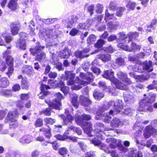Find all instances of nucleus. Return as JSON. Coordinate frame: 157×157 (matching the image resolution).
I'll return each mask as SVG.
<instances>
[{
  "instance_id": "obj_9",
  "label": "nucleus",
  "mask_w": 157,
  "mask_h": 157,
  "mask_svg": "<svg viewBox=\"0 0 157 157\" xmlns=\"http://www.w3.org/2000/svg\"><path fill=\"white\" fill-rule=\"evenodd\" d=\"M106 141L109 143V147L112 148H115L117 146L121 145V141L120 140H117L113 137H109L106 139Z\"/></svg>"
},
{
  "instance_id": "obj_53",
  "label": "nucleus",
  "mask_w": 157,
  "mask_h": 157,
  "mask_svg": "<svg viewBox=\"0 0 157 157\" xmlns=\"http://www.w3.org/2000/svg\"><path fill=\"white\" fill-rule=\"evenodd\" d=\"M0 94L5 96H8L11 94V91L8 90L2 89L0 90Z\"/></svg>"
},
{
  "instance_id": "obj_55",
  "label": "nucleus",
  "mask_w": 157,
  "mask_h": 157,
  "mask_svg": "<svg viewBox=\"0 0 157 157\" xmlns=\"http://www.w3.org/2000/svg\"><path fill=\"white\" fill-rule=\"evenodd\" d=\"M133 97L130 94L125 95L124 96V100L126 102H131L133 99Z\"/></svg>"
},
{
  "instance_id": "obj_19",
  "label": "nucleus",
  "mask_w": 157,
  "mask_h": 157,
  "mask_svg": "<svg viewBox=\"0 0 157 157\" xmlns=\"http://www.w3.org/2000/svg\"><path fill=\"white\" fill-rule=\"evenodd\" d=\"M111 125L112 127H117L122 125V123L119 118L115 117L111 121Z\"/></svg>"
},
{
  "instance_id": "obj_54",
  "label": "nucleus",
  "mask_w": 157,
  "mask_h": 157,
  "mask_svg": "<svg viewBox=\"0 0 157 157\" xmlns=\"http://www.w3.org/2000/svg\"><path fill=\"white\" fill-rule=\"evenodd\" d=\"M117 3L116 2H111L109 5V8L111 10H114L117 7Z\"/></svg>"
},
{
  "instance_id": "obj_61",
  "label": "nucleus",
  "mask_w": 157,
  "mask_h": 157,
  "mask_svg": "<svg viewBox=\"0 0 157 157\" xmlns=\"http://www.w3.org/2000/svg\"><path fill=\"white\" fill-rule=\"evenodd\" d=\"M67 150L66 148L63 147L59 149V152L61 155L67 154Z\"/></svg>"
},
{
  "instance_id": "obj_29",
  "label": "nucleus",
  "mask_w": 157,
  "mask_h": 157,
  "mask_svg": "<svg viewBox=\"0 0 157 157\" xmlns=\"http://www.w3.org/2000/svg\"><path fill=\"white\" fill-rule=\"evenodd\" d=\"M17 115L16 114L14 115L12 112H9L7 115V117L8 119L11 122L10 124V125H13V122L16 121V120L14 119L16 117Z\"/></svg>"
},
{
  "instance_id": "obj_50",
  "label": "nucleus",
  "mask_w": 157,
  "mask_h": 157,
  "mask_svg": "<svg viewBox=\"0 0 157 157\" xmlns=\"http://www.w3.org/2000/svg\"><path fill=\"white\" fill-rule=\"evenodd\" d=\"M41 114H43L47 116H49L51 115V109L49 108H47L40 112Z\"/></svg>"
},
{
  "instance_id": "obj_5",
  "label": "nucleus",
  "mask_w": 157,
  "mask_h": 157,
  "mask_svg": "<svg viewBox=\"0 0 157 157\" xmlns=\"http://www.w3.org/2000/svg\"><path fill=\"white\" fill-rule=\"evenodd\" d=\"M54 96L56 98L53 101V102H49L48 103V105L49 107L53 109L59 110L61 106V99H63V97L59 92L55 94Z\"/></svg>"
},
{
  "instance_id": "obj_58",
  "label": "nucleus",
  "mask_w": 157,
  "mask_h": 157,
  "mask_svg": "<svg viewBox=\"0 0 157 157\" xmlns=\"http://www.w3.org/2000/svg\"><path fill=\"white\" fill-rule=\"evenodd\" d=\"M40 131H43L45 132V135L46 137H47L48 138H50L51 136V134L50 132V131L48 130H47L45 129L44 128H41L40 129Z\"/></svg>"
},
{
  "instance_id": "obj_51",
  "label": "nucleus",
  "mask_w": 157,
  "mask_h": 157,
  "mask_svg": "<svg viewBox=\"0 0 157 157\" xmlns=\"http://www.w3.org/2000/svg\"><path fill=\"white\" fill-rule=\"evenodd\" d=\"M136 3L135 2H129L126 5V7L130 10H133L136 6Z\"/></svg>"
},
{
  "instance_id": "obj_31",
  "label": "nucleus",
  "mask_w": 157,
  "mask_h": 157,
  "mask_svg": "<svg viewBox=\"0 0 157 157\" xmlns=\"http://www.w3.org/2000/svg\"><path fill=\"white\" fill-rule=\"evenodd\" d=\"M134 78L138 79L140 82H143L144 81L147 80L149 78L148 75L134 76Z\"/></svg>"
},
{
  "instance_id": "obj_12",
  "label": "nucleus",
  "mask_w": 157,
  "mask_h": 157,
  "mask_svg": "<svg viewBox=\"0 0 157 157\" xmlns=\"http://www.w3.org/2000/svg\"><path fill=\"white\" fill-rule=\"evenodd\" d=\"M153 133L157 134L156 131L151 126H147L146 127L144 134L145 138H148Z\"/></svg>"
},
{
  "instance_id": "obj_64",
  "label": "nucleus",
  "mask_w": 157,
  "mask_h": 157,
  "mask_svg": "<svg viewBox=\"0 0 157 157\" xmlns=\"http://www.w3.org/2000/svg\"><path fill=\"white\" fill-rule=\"evenodd\" d=\"M78 30L76 29H73L70 32L69 34L72 36L76 35L78 32Z\"/></svg>"
},
{
  "instance_id": "obj_40",
  "label": "nucleus",
  "mask_w": 157,
  "mask_h": 157,
  "mask_svg": "<svg viewBox=\"0 0 157 157\" xmlns=\"http://www.w3.org/2000/svg\"><path fill=\"white\" fill-rule=\"evenodd\" d=\"M48 88H56L58 85V82L56 81L50 80L48 82Z\"/></svg>"
},
{
  "instance_id": "obj_47",
  "label": "nucleus",
  "mask_w": 157,
  "mask_h": 157,
  "mask_svg": "<svg viewBox=\"0 0 157 157\" xmlns=\"http://www.w3.org/2000/svg\"><path fill=\"white\" fill-rule=\"evenodd\" d=\"M137 151L136 149L131 148L129 153L130 157H136L137 156Z\"/></svg>"
},
{
  "instance_id": "obj_52",
  "label": "nucleus",
  "mask_w": 157,
  "mask_h": 157,
  "mask_svg": "<svg viewBox=\"0 0 157 157\" xmlns=\"http://www.w3.org/2000/svg\"><path fill=\"white\" fill-rule=\"evenodd\" d=\"M78 115V114H77ZM78 116L79 117V119L81 118L82 121L84 122V120H90L91 119V117L90 115L88 114H84L81 116V117L79 116L78 115Z\"/></svg>"
},
{
  "instance_id": "obj_49",
  "label": "nucleus",
  "mask_w": 157,
  "mask_h": 157,
  "mask_svg": "<svg viewBox=\"0 0 157 157\" xmlns=\"http://www.w3.org/2000/svg\"><path fill=\"white\" fill-rule=\"evenodd\" d=\"M103 9V6L102 5L98 4L96 7V12L98 13H101L102 12Z\"/></svg>"
},
{
  "instance_id": "obj_6",
  "label": "nucleus",
  "mask_w": 157,
  "mask_h": 157,
  "mask_svg": "<svg viewBox=\"0 0 157 157\" xmlns=\"http://www.w3.org/2000/svg\"><path fill=\"white\" fill-rule=\"evenodd\" d=\"M20 38L17 43V47L19 48L22 50H25L26 48L25 40L26 39L27 35L24 32H21L20 33Z\"/></svg>"
},
{
  "instance_id": "obj_63",
  "label": "nucleus",
  "mask_w": 157,
  "mask_h": 157,
  "mask_svg": "<svg viewBox=\"0 0 157 157\" xmlns=\"http://www.w3.org/2000/svg\"><path fill=\"white\" fill-rule=\"evenodd\" d=\"M20 97L22 100H27L29 98L28 94H21Z\"/></svg>"
},
{
  "instance_id": "obj_11",
  "label": "nucleus",
  "mask_w": 157,
  "mask_h": 157,
  "mask_svg": "<svg viewBox=\"0 0 157 157\" xmlns=\"http://www.w3.org/2000/svg\"><path fill=\"white\" fill-rule=\"evenodd\" d=\"M88 74L89 75V76H87L86 74L84 73H83L81 72L80 73L79 76L80 78L83 80H86V81H84V82H87L85 84L80 85V84H79V85H80L82 87V86H84V85H86L90 82H92L93 80L94 77L93 76L92 73L88 72Z\"/></svg>"
},
{
  "instance_id": "obj_41",
  "label": "nucleus",
  "mask_w": 157,
  "mask_h": 157,
  "mask_svg": "<svg viewBox=\"0 0 157 157\" xmlns=\"http://www.w3.org/2000/svg\"><path fill=\"white\" fill-rule=\"evenodd\" d=\"M70 129L75 132L79 135H81L82 133V131L80 128L75 127L73 126H70L68 128L67 131H69Z\"/></svg>"
},
{
  "instance_id": "obj_38",
  "label": "nucleus",
  "mask_w": 157,
  "mask_h": 157,
  "mask_svg": "<svg viewBox=\"0 0 157 157\" xmlns=\"http://www.w3.org/2000/svg\"><path fill=\"white\" fill-rule=\"evenodd\" d=\"M125 10L124 7H120L117 9L116 15L119 17H121L123 15V12Z\"/></svg>"
},
{
  "instance_id": "obj_16",
  "label": "nucleus",
  "mask_w": 157,
  "mask_h": 157,
  "mask_svg": "<svg viewBox=\"0 0 157 157\" xmlns=\"http://www.w3.org/2000/svg\"><path fill=\"white\" fill-rule=\"evenodd\" d=\"M97 57L104 62H108L111 59V55L107 54H99L97 55Z\"/></svg>"
},
{
  "instance_id": "obj_48",
  "label": "nucleus",
  "mask_w": 157,
  "mask_h": 157,
  "mask_svg": "<svg viewBox=\"0 0 157 157\" xmlns=\"http://www.w3.org/2000/svg\"><path fill=\"white\" fill-rule=\"evenodd\" d=\"M45 122L47 124H53L56 122L55 120L50 117H47L44 119Z\"/></svg>"
},
{
  "instance_id": "obj_57",
  "label": "nucleus",
  "mask_w": 157,
  "mask_h": 157,
  "mask_svg": "<svg viewBox=\"0 0 157 157\" xmlns=\"http://www.w3.org/2000/svg\"><path fill=\"white\" fill-rule=\"evenodd\" d=\"M60 90L64 94V95L67 94L69 92V89L66 86L62 87L61 88Z\"/></svg>"
},
{
  "instance_id": "obj_42",
  "label": "nucleus",
  "mask_w": 157,
  "mask_h": 157,
  "mask_svg": "<svg viewBox=\"0 0 157 157\" xmlns=\"http://www.w3.org/2000/svg\"><path fill=\"white\" fill-rule=\"evenodd\" d=\"M105 43V41L99 39L98 40L97 42L94 44V46L96 48H100L102 47Z\"/></svg>"
},
{
  "instance_id": "obj_34",
  "label": "nucleus",
  "mask_w": 157,
  "mask_h": 157,
  "mask_svg": "<svg viewBox=\"0 0 157 157\" xmlns=\"http://www.w3.org/2000/svg\"><path fill=\"white\" fill-rule=\"evenodd\" d=\"M20 29V26L19 25H14L11 27V32L13 35L17 34L18 31Z\"/></svg>"
},
{
  "instance_id": "obj_33",
  "label": "nucleus",
  "mask_w": 157,
  "mask_h": 157,
  "mask_svg": "<svg viewBox=\"0 0 157 157\" xmlns=\"http://www.w3.org/2000/svg\"><path fill=\"white\" fill-rule=\"evenodd\" d=\"M29 86V84L26 78H22L21 81V86L23 89H27Z\"/></svg>"
},
{
  "instance_id": "obj_39",
  "label": "nucleus",
  "mask_w": 157,
  "mask_h": 157,
  "mask_svg": "<svg viewBox=\"0 0 157 157\" xmlns=\"http://www.w3.org/2000/svg\"><path fill=\"white\" fill-rule=\"evenodd\" d=\"M145 107H142L140 109H138V110L140 111H144L145 112H152L153 111V107L151 106L148 105L144 106Z\"/></svg>"
},
{
  "instance_id": "obj_56",
  "label": "nucleus",
  "mask_w": 157,
  "mask_h": 157,
  "mask_svg": "<svg viewBox=\"0 0 157 157\" xmlns=\"http://www.w3.org/2000/svg\"><path fill=\"white\" fill-rule=\"evenodd\" d=\"M49 94V92L47 91L44 92H41L39 95V98L40 99H44L45 98V96Z\"/></svg>"
},
{
  "instance_id": "obj_59",
  "label": "nucleus",
  "mask_w": 157,
  "mask_h": 157,
  "mask_svg": "<svg viewBox=\"0 0 157 157\" xmlns=\"http://www.w3.org/2000/svg\"><path fill=\"white\" fill-rule=\"evenodd\" d=\"M43 121L42 119H38L35 123V125L36 127H40L43 125Z\"/></svg>"
},
{
  "instance_id": "obj_44",
  "label": "nucleus",
  "mask_w": 157,
  "mask_h": 157,
  "mask_svg": "<svg viewBox=\"0 0 157 157\" xmlns=\"http://www.w3.org/2000/svg\"><path fill=\"white\" fill-rule=\"evenodd\" d=\"M115 63L118 66H120L125 65V62L124 59L120 58L116 59Z\"/></svg>"
},
{
  "instance_id": "obj_37",
  "label": "nucleus",
  "mask_w": 157,
  "mask_h": 157,
  "mask_svg": "<svg viewBox=\"0 0 157 157\" xmlns=\"http://www.w3.org/2000/svg\"><path fill=\"white\" fill-rule=\"evenodd\" d=\"M102 149L106 153H110L112 157H119L118 155L114 151H110L108 148H105V147H102Z\"/></svg>"
},
{
  "instance_id": "obj_45",
  "label": "nucleus",
  "mask_w": 157,
  "mask_h": 157,
  "mask_svg": "<svg viewBox=\"0 0 157 157\" xmlns=\"http://www.w3.org/2000/svg\"><path fill=\"white\" fill-rule=\"evenodd\" d=\"M45 53L44 52H42L37 55L36 59L39 61H40L45 59Z\"/></svg>"
},
{
  "instance_id": "obj_17",
  "label": "nucleus",
  "mask_w": 157,
  "mask_h": 157,
  "mask_svg": "<svg viewBox=\"0 0 157 157\" xmlns=\"http://www.w3.org/2000/svg\"><path fill=\"white\" fill-rule=\"evenodd\" d=\"M112 104L114 103V106L116 107V108L114 109L115 111L118 113L121 111V108H122L121 100H117L114 103L112 101Z\"/></svg>"
},
{
  "instance_id": "obj_20",
  "label": "nucleus",
  "mask_w": 157,
  "mask_h": 157,
  "mask_svg": "<svg viewBox=\"0 0 157 157\" xmlns=\"http://www.w3.org/2000/svg\"><path fill=\"white\" fill-rule=\"evenodd\" d=\"M32 140V136L30 135H25L20 140V142L22 143H29Z\"/></svg>"
},
{
  "instance_id": "obj_25",
  "label": "nucleus",
  "mask_w": 157,
  "mask_h": 157,
  "mask_svg": "<svg viewBox=\"0 0 157 157\" xmlns=\"http://www.w3.org/2000/svg\"><path fill=\"white\" fill-rule=\"evenodd\" d=\"M109 108L105 105H103L101 107L99 108L98 111L97 112V114L98 116L104 117V114L103 112L105 110H107Z\"/></svg>"
},
{
  "instance_id": "obj_13",
  "label": "nucleus",
  "mask_w": 157,
  "mask_h": 157,
  "mask_svg": "<svg viewBox=\"0 0 157 157\" xmlns=\"http://www.w3.org/2000/svg\"><path fill=\"white\" fill-rule=\"evenodd\" d=\"M144 69L147 71L148 72L152 71L153 69L152 68V63L151 61H146L144 62L143 64Z\"/></svg>"
},
{
  "instance_id": "obj_3",
  "label": "nucleus",
  "mask_w": 157,
  "mask_h": 157,
  "mask_svg": "<svg viewBox=\"0 0 157 157\" xmlns=\"http://www.w3.org/2000/svg\"><path fill=\"white\" fill-rule=\"evenodd\" d=\"M79 117L78 114L75 115V120L77 123L81 126L84 132L88 134L90 137L93 136L92 134L91 130L92 129V125L90 122H83L81 118L79 119Z\"/></svg>"
},
{
  "instance_id": "obj_46",
  "label": "nucleus",
  "mask_w": 157,
  "mask_h": 157,
  "mask_svg": "<svg viewBox=\"0 0 157 157\" xmlns=\"http://www.w3.org/2000/svg\"><path fill=\"white\" fill-rule=\"evenodd\" d=\"M6 61L7 64L8 66H13V59L11 56H7L6 58Z\"/></svg>"
},
{
  "instance_id": "obj_18",
  "label": "nucleus",
  "mask_w": 157,
  "mask_h": 157,
  "mask_svg": "<svg viewBox=\"0 0 157 157\" xmlns=\"http://www.w3.org/2000/svg\"><path fill=\"white\" fill-rule=\"evenodd\" d=\"M70 52L68 49L65 48L61 52L60 57L61 58H68L70 57Z\"/></svg>"
},
{
  "instance_id": "obj_1",
  "label": "nucleus",
  "mask_w": 157,
  "mask_h": 157,
  "mask_svg": "<svg viewBox=\"0 0 157 157\" xmlns=\"http://www.w3.org/2000/svg\"><path fill=\"white\" fill-rule=\"evenodd\" d=\"M65 78L67 81V84L71 86L72 90H78L82 88V86L79 85L85 84L86 82L80 80L78 77H77L74 80L76 74L73 71H66L65 72Z\"/></svg>"
},
{
  "instance_id": "obj_27",
  "label": "nucleus",
  "mask_w": 157,
  "mask_h": 157,
  "mask_svg": "<svg viewBox=\"0 0 157 157\" xmlns=\"http://www.w3.org/2000/svg\"><path fill=\"white\" fill-rule=\"evenodd\" d=\"M91 101L88 98H86L84 99L82 102V105L85 106H87V107H86L85 108L86 109L87 111H89L90 108L88 107V106L91 105Z\"/></svg>"
},
{
  "instance_id": "obj_30",
  "label": "nucleus",
  "mask_w": 157,
  "mask_h": 157,
  "mask_svg": "<svg viewBox=\"0 0 157 157\" xmlns=\"http://www.w3.org/2000/svg\"><path fill=\"white\" fill-rule=\"evenodd\" d=\"M9 84V81L6 77H3L0 80V87H6Z\"/></svg>"
},
{
  "instance_id": "obj_21",
  "label": "nucleus",
  "mask_w": 157,
  "mask_h": 157,
  "mask_svg": "<svg viewBox=\"0 0 157 157\" xmlns=\"http://www.w3.org/2000/svg\"><path fill=\"white\" fill-rule=\"evenodd\" d=\"M119 35V37L118 39H117V42H120V43H122L123 44V43L127 42V39L128 36L126 35L123 33H120Z\"/></svg>"
},
{
  "instance_id": "obj_22",
  "label": "nucleus",
  "mask_w": 157,
  "mask_h": 157,
  "mask_svg": "<svg viewBox=\"0 0 157 157\" xmlns=\"http://www.w3.org/2000/svg\"><path fill=\"white\" fill-rule=\"evenodd\" d=\"M60 117L62 118L63 122L65 124H67V120L69 122L71 123L74 119L73 117L70 115H67V118L63 115H61Z\"/></svg>"
},
{
  "instance_id": "obj_26",
  "label": "nucleus",
  "mask_w": 157,
  "mask_h": 157,
  "mask_svg": "<svg viewBox=\"0 0 157 157\" xmlns=\"http://www.w3.org/2000/svg\"><path fill=\"white\" fill-rule=\"evenodd\" d=\"M93 96L95 99L99 100L104 97V95L99 90H96L94 92Z\"/></svg>"
},
{
  "instance_id": "obj_4",
  "label": "nucleus",
  "mask_w": 157,
  "mask_h": 157,
  "mask_svg": "<svg viewBox=\"0 0 157 157\" xmlns=\"http://www.w3.org/2000/svg\"><path fill=\"white\" fill-rule=\"evenodd\" d=\"M95 129L94 130V137L95 138V136L98 139H103V135L104 134L103 130L108 131L113 130V129L109 128H105L104 127V124L101 123L97 122L95 123L94 125Z\"/></svg>"
},
{
  "instance_id": "obj_62",
  "label": "nucleus",
  "mask_w": 157,
  "mask_h": 157,
  "mask_svg": "<svg viewBox=\"0 0 157 157\" xmlns=\"http://www.w3.org/2000/svg\"><path fill=\"white\" fill-rule=\"evenodd\" d=\"M49 89L48 88V85L47 86L45 84H41L40 86V89L41 92H45L46 90L48 89Z\"/></svg>"
},
{
  "instance_id": "obj_36",
  "label": "nucleus",
  "mask_w": 157,
  "mask_h": 157,
  "mask_svg": "<svg viewBox=\"0 0 157 157\" xmlns=\"http://www.w3.org/2000/svg\"><path fill=\"white\" fill-rule=\"evenodd\" d=\"M129 37V40H128V43L132 39H135L139 36L138 33L136 32L134 33H129L128 34Z\"/></svg>"
},
{
  "instance_id": "obj_23",
  "label": "nucleus",
  "mask_w": 157,
  "mask_h": 157,
  "mask_svg": "<svg viewBox=\"0 0 157 157\" xmlns=\"http://www.w3.org/2000/svg\"><path fill=\"white\" fill-rule=\"evenodd\" d=\"M116 15L114 14H110L108 12V10H106L105 12V20L106 21L109 20H116L117 18L116 17Z\"/></svg>"
},
{
  "instance_id": "obj_43",
  "label": "nucleus",
  "mask_w": 157,
  "mask_h": 157,
  "mask_svg": "<svg viewBox=\"0 0 157 157\" xmlns=\"http://www.w3.org/2000/svg\"><path fill=\"white\" fill-rule=\"evenodd\" d=\"M75 56L78 58H82L84 57H87L88 55L83 54L82 51H77L75 52Z\"/></svg>"
},
{
  "instance_id": "obj_28",
  "label": "nucleus",
  "mask_w": 157,
  "mask_h": 157,
  "mask_svg": "<svg viewBox=\"0 0 157 157\" xmlns=\"http://www.w3.org/2000/svg\"><path fill=\"white\" fill-rule=\"evenodd\" d=\"M44 48V46H41L38 44V45L35 47L34 49H31L30 50L31 52L34 55L39 52L40 51L42 50Z\"/></svg>"
},
{
  "instance_id": "obj_35",
  "label": "nucleus",
  "mask_w": 157,
  "mask_h": 157,
  "mask_svg": "<svg viewBox=\"0 0 157 157\" xmlns=\"http://www.w3.org/2000/svg\"><path fill=\"white\" fill-rule=\"evenodd\" d=\"M96 40V37L94 34L90 35L87 39V43L89 44H92Z\"/></svg>"
},
{
  "instance_id": "obj_60",
  "label": "nucleus",
  "mask_w": 157,
  "mask_h": 157,
  "mask_svg": "<svg viewBox=\"0 0 157 157\" xmlns=\"http://www.w3.org/2000/svg\"><path fill=\"white\" fill-rule=\"evenodd\" d=\"M23 104V101H18L17 103V106L20 109H22L24 108Z\"/></svg>"
},
{
  "instance_id": "obj_15",
  "label": "nucleus",
  "mask_w": 157,
  "mask_h": 157,
  "mask_svg": "<svg viewBox=\"0 0 157 157\" xmlns=\"http://www.w3.org/2000/svg\"><path fill=\"white\" fill-rule=\"evenodd\" d=\"M150 99L149 97H147L141 100L139 102L140 107L138 109H140L148 105L150 101Z\"/></svg>"
},
{
  "instance_id": "obj_8",
  "label": "nucleus",
  "mask_w": 157,
  "mask_h": 157,
  "mask_svg": "<svg viewBox=\"0 0 157 157\" xmlns=\"http://www.w3.org/2000/svg\"><path fill=\"white\" fill-rule=\"evenodd\" d=\"M98 84L99 86L102 88L104 90L111 93L113 95L116 96L117 95L118 92L116 90V89L114 88L111 89L110 88V86L107 87L106 85L105 82L102 81H100L98 83Z\"/></svg>"
},
{
  "instance_id": "obj_32",
  "label": "nucleus",
  "mask_w": 157,
  "mask_h": 157,
  "mask_svg": "<svg viewBox=\"0 0 157 157\" xmlns=\"http://www.w3.org/2000/svg\"><path fill=\"white\" fill-rule=\"evenodd\" d=\"M72 99L71 102L73 105L77 107L78 106V96L76 94H73L71 95Z\"/></svg>"
},
{
  "instance_id": "obj_7",
  "label": "nucleus",
  "mask_w": 157,
  "mask_h": 157,
  "mask_svg": "<svg viewBox=\"0 0 157 157\" xmlns=\"http://www.w3.org/2000/svg\"><path fill=\"white\" fill-rule=\"evenodd\" d=\"M117 46L129 52L132 51L134 49L140 50L141 48L140 45H137L135 43H132L130 48H129L128 46L123 45L121 43H118L117 44Z\"/></svg>"
},
{
  "instance_id": "obj_10",
  "label": "nucleus",
  "mask_w": 157,
  "mask_h": 157,
  "mask_svg": "<svg viewBox=\"0 0 157 157\" xmlns=\"http://www.w3.org/2000/svg\"><path fill=\"white\" fill-rule=\"evenodd\" d=\"M117 76L119 80H121L127 85H129L132 83L130 79L127 77L126 74L121 71H117Z\"/></svg>"
},
{
  "instance_id": "obj_14",
  "label": "nucleus",
  "mask_w": 157,
  "mask_h": 157,
  "mask_svg": "<svg viewBox=\"0 0 157 157\" xmlns=\"http://www.w3.org/2000/svg\"><path fill=\"white\" fill-rule=\"evenodd\" d=\"M17 0H10L8 4V7L13 10H16L18 7Z\"/></svg>"
},
{
  "instance_id": "obj_24",
  "label": "nucleus",
  "mask_w": 157,
  "mask_h": 157,
  "mask_svg": "<svg viewBox=\"0 0 157 157\" xmlns=\"http://www.w3.org/2000/svg\"><path fill=\"white\" fill-rule=\"evenodd\" d=\"M22 71L27 74L31 75L33 73V69L31 66L26 65L23 67Z\"/></svg>"
},
{
  "instance_id": "obj_2",
  "label": "nucleus",
  "mask_w": 157,
  "mask_h": 157,
  "mask_svg": "<svg viewBox=\"0 0 157 157\" xmlns=\"http://www.w3.org/2000/svg\"><path fill=\"white\" fill-rule=\"evenodd\" d=\"M103 76L105 78L109 79L117 89L122 90H125L126 89V85L115 78L113 72L109 70L105 71Z\"/></svg>"
}]
</instances>
